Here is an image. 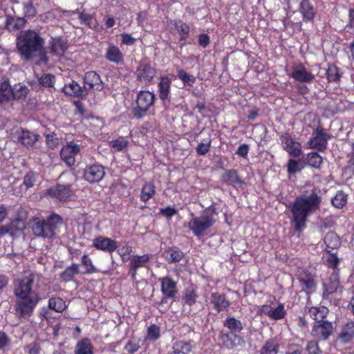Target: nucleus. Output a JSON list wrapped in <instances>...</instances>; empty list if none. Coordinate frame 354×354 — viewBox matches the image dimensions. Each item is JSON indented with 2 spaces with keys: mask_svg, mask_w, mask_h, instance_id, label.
<instances>
[{
  "mask_svg": "<svg viewBox=\"0 0 354 354\" xmlns=\"http://www.w3.org/2000/svg\"><path fill=\"white\" fill-rule=\"evenodd\" d=\"M35 183V173L32 171H28L24 177L23 184L27 189L33 187Z\"/></svg>",
  "mask_w": 354,
  "mask_h": 354,
  "instance_id": "0e129e2a",
  "label": "nucleus"
},
{
  "mask_svg": "<svg viewBox=\"0 0 354 354\" xmlns=\"http://www.w3.org/2000/svg\"><path fill=\"white\" fill-rule=\"evenodd\" d=\"M171 24L173 25L178 34L179 35L178 42L180 47H183L187 44H190V41L186 42L189 37V33L191 31L190 26L188 24L183 22L180 19L172 20Z\"/></svg>",
  "mask_w": 354,
  "mask_h": 354,
  "instance_id": "5701e85b",
  "label": "nucleus"
},
{
  "mask_svg": "<svg viewBox=\"0 0 354 354\" xmlns=\"http://www.w3.org/2000/svg\"><path fill=\"white\" fill-rule=\"evenodd\" d=\"M316 271L314 268H299L297 272V279L300 288L306 295H312L316 291L317 283Z\"/></svg>",
  "mask_w": 354,
  "mask_h": 354,
  "instance_id": "6e6552de",
  "label": "nucleus"
},
{
  "mask_svg": "<svg viewBox=\"0 0 354 354\" xmlns=\"http://www.w3.org/2000/svg\"><path fill=\"white\" fill-rule=\"evenodd\" d=\"M13 89V98L12 100H24L28 93V88L26 86L19 85L18 88L15 87Z\"/></svg>",
  "mask_w": 354,
  "mask_h": 354,
  "instance_id": "5fc2aeb1",
  "label": "nucleus"
},
{
  "mask_svg": "<svg viewBox=\"0 0 354 354\" xmlns=\"http://www.w3.org/2000/svg\"><path fill=\"white\" fill-rule=\"evenodd\" d=\"M326 75L329 82H338L340 81L342 73L340 69L335 64H328Z\"/></svg>",
  "mask_w": 354,
  "mask_h": 354,
  "instance_id": "37998d69",
  "label": "nucleus"
},
{
  "mask_svg": "<svg viewBox=\"0 0 354 354\" xmlns=\"http://www.w3.org/2000/svg\"><path fill=\"white\" fill-rule=\"evenodd\" d=\"M13 98V89L8 81L0 84V104L10 102Z\"/></svg>",
  "mask_w": 354,
  "mask_h": 354,
  "instance_id": "f704fd0d",
  "label": "nucleus"
},
{
  "mask_svg": "<svg viewBox=\"0 0 354 354\" xmlns=\"http://www.w3.org/2000/svg\"><path fill=\"white\" fill-rule=\"evenodd\" d=\"M147 339L156 341L160 337V328L156 324H151L147 330Z\"/></svg>",
  "mask_w": 354,
  "mask_h": 354,
  "instance_id": "864d4df0",
  "label": "nucleus"
},
{
  "mask_svg": "<svg viewBox=\"0 0 354 354\" xmlns=\"http://www.w3.org/2000/svg\"><path fill=\"white\" fill-rule=\"evenodd\" d=\"M46 143L50 149H55L59 145L60 139L57 136L55 132H50L45 135Z\"/></svg>",
  "mask_w": 354,
  "mask_h": 354,
  "instance_id": "8fccbe9b",
  "label": "nucleus"
},
{
  "mask_svg": "<svg viewBox=\"0 0 354 354\" xmlns=\"http://www.w3.org/2000/svg\"><path fill=\"white\" fill-rule=\"evenodd\" d=\"M171 80L168 76L160 78L158 84L159 98L165 104L166 100L169 101Z\"/></svg>",
  "mask_w": 354,
  "mask_h": 354,
  "instance_id": "c756f323",
  "label": "nucleus"
},
{
  "mask_svg": "<svg viewBox=\"0 0 354 354\" xmlns=\"http://www.w3.org/2000/svg\"><path fill=\"white\" fill-rule=\"evenodd\" d=\"M178 214V210L176 207L167 206L165 208H160L159 214L165 217L167 220H170L174 216Z\"/></svg>",
  "mask_w": 354,
  "mask_h": 354,
  "instance_id": "bf43d9fd",
  "label": "nucleus"
},
{
  "mask_svg": "<svg viewBox=\"0 0 354 354\" xmlns=\"http://www.w3.org/2000/svg\"><path fill=\"white\" fill-rule=\"evenodd\" d=\"M211 303L217 313L228 311L230 306V301L226 295L218 292L211 295Z\"/></svg>",
  "mask_w": 354,
  "mask_h": 354,
  "instance_id": "bb28decb",
  "label": "nucleus"
},
{
  "mask_svg": "<svg viewBox=\"0 0 354 354\" xmlns=\"http://www.w3.org/2000/svg\"><path fill=\"white\" fill-rule=\"evenodd\" d=\"M95 348L88 337L79 340L75 346L74 354H94Z\"/></svg>",
  "mask_w": 354,
  "mask_h": 354,
  "instance_id": "473e14b6",
  "label": "nucleus"
},
{
  "mask_svg": "<svg viewBox=\"0 0 354 354\" xmlns=\"http://www.w3.org/2000/svg\"><path fill=\"white\" fill-rule=\"evenodd\" d=\"M299 11L302 15L303 19L306 21H313L317 14V9L311 3L310 0L301 1Z\"/></svg>",
  "mask_w": 354,
  "mask_h": 354,
  "instance_id": "7c9ffc66",
  "label": "nucleus"
},
{
  "mask_svg": "<svg viewBox=\"0 0 354 354\" xmlns=\"http://www.w3.org/2000/svg\"><path fill=\"white\" fill-rule=\"evenodd\" d=\"M216 214H217L216 207L210 206L203 212L201 216L193 217L188 222L187 227L196 236L201 237L205 234L209 227L215 224L214 215Z\"/></svg>",
  "mask_w": 354,
  "mask_h": 354,
  "instance_id": "0eeeda50",
  "label": "nucleus"
},
{
  "mask_svg": "<svg viewBox=\"0 0 354 354\" xmlns=\"http://www.w3.org/2000/svg\"><path fill=\"white\" fill-rule=\"evenodd\" d=\"M26 22V19L24 17L7 15L6 16L5 28L10 32H15L24 28Z\"/></svg>",
  "mask_w": 354,
  "mask_h": 354,
  "instance_id": "c85d7f7f",
  "label": "nucleus"
},
{
  "mask_svg": "<svg viewBox=\"0 0 354 354\" xmlns=\"http://www.w3.org/2000/svg\"><path fill=\"white\" fill-rule=\"evenodd\" d=\"M221 181L223 184L232 186L234 188L241 187L245 184L244 180L239 176L236 169H227L221 176Z\"/></svg>",
  "mask_w": 354,
  "mask_h": 354,
  "instance_id": "a878e982",
  "label": "nucleus"
},
{
  "mask_svg": "<svg viewBox=\"0 0 354 354\" xmlns=\"http://www.w3.org/2000/svg\"><path fill=\"white\" fill-rule=\"evenodd\" d=\"M282 148L289 156L298 158L302 153L301 144L296 141L288 132L281 133L279 135Z\"/></svg>",
  "mask_w": 354,
  "mask_h": 354,
  "instance_id": "4468645a",
  "label": "nucleus"
},
{
  "mask_svg": "<svg viewBox=\"0 0 354 354\" xmlns=\"http://www.w3.org/2000/svg\"><path fill=\"white\" fill-rule=\"evenodd\" d=\"M315 188L306 189L297 196L290 205L294 230L303 232L307 227L308 217L319 209L322 196Z\"/></svg>",
  "mask_w": 354,
  "mask_h": 354,
  "instance_id": "f03ea898",
  "label": "nucleus"
},
{
  "mask_svg": "<svg viewBox=\"0 0 354 354\" xmlns=\"http://www.w3.org/2000/svg\"><path fill=\"white\" fill-rule=\"evenodd\" d=\"M156 194V186L153 183H145L140 190V199L142 202L147 203Z\"/></svg>",
  "mask_w": 354,
  "mask_h": 354,
  "instance_id": "c9c22d12",
  "label": "nucleus"
},
{
  "mask_svg": "<svg viewBox=\"0 0 354 354\" xmlns=\"http://www.w3.org/2000/svg\"><path fill=\"white\" fill-rule=\"evenodd\" d=\"M12 138L26 149H32L39 141L40 136L36 131L19 128L13 133Z\"/></svg>",
  "mask_w": 354,
  "mask_h": 354,
  "instance_id": "f8f14e48",
  "label": "nucleus"
},
{
  "mask_svg": "<svg viewBox=\"0 0 354 354\" xmlns=\"http://www.w3.org/2000/svg\"><path fill=\"white\" fill-rule=\"evenodd\" d=\"M105 58L110 62L114 63L117 65L124 64V55L118 46L113 44H109L106 53Z\"/></svg>",
  "mask_w": 354,
  "mask_h": 354,
  "instance_id": "cd10ccee",
  "label": "nucleus"
},
{
  "mask_svg": "<svg viewBox=\"0 0 354 354\" xmlns=\"http://www.w3.org/2000/svg\"><path fill=\"white\" fill-rule=\"evenodd\" d=\"M326 266L332 268L333 271L338 270L337 267L339 263V260L337 256L335 254H330V255L326 259Z\"/></svg>",
  "mask_w": 354,
  "mask_h": 354,
  "instance_id": "69168bd1",
  "label": "nucleus"
},
{
  "mask_svg": "<svg viewBox=\"0 0 354 354\" xmlns=\"http://www.w3.org/2000/svg\"><path fill=\"white\" fill-rule=\"evenodd\" d=\"M59 215L53 214L46 219L35 218L32 221L31 229L34 235L43 239H51L55 235L57 223H62Z\"/></svg>",
  "mask_w": 354,
  "mask_h": 354,
  "instance_id": "423d86ee",
  "label": "nucleus"
},
{
  "mask_svg": "<svg viewBox=\"0 0 354 354\" xmlns=\"http://www.w3.org/2000/svg\"><path fill=\"white\" fill-rule=\"evenodd\" d=\"M178 77L183 82L185 86H192L196 82V77L183 69L178 71Z\"/></svg>",
  "mask_w": 354,
  "mask_h": 354,
  "instance_id": "09e8293b",
  "label": "nucleus"
},
{
  "mask_svg": "<svg viewBox=\"0 0 354 354\" xmlns=\"http://www.w3.org/2000/svg\"><path fill=\"white\" fill-rule=\"evenodd\" d=\"M46 194L52 198H55L59 201H66L68 200L71 195L72 191L71 185H64L57 184L56 185L48 188Z\"/></svg>",
  "mask_w": 354,
  "mask_h": 354,
  "instance_id": "4be33fe9",
  "label": "nucleus"
},
{
  "mask_svg": "<svg viewBox=\"0 0 354 354\" xmlns=\"http://www.w3.org/2000/svg\"><path fill=\"white\" fill-rule=\"evenodd\" d=\"M288 76L299 82L310 83L315 80V75L301 63L295 65Z\"/></svg>",
  "mask_w": 354,
  "mask_h": 354,
  "instance_id": "412c9836",
  "label": "nucleus"
},
{
  "mask_svg": "<svg viewBox=\"0 0 354 354\" xmlns=\"http://www.w3.org/2000/svg\"><path fill=\"white\" fill-rule=\"evenodd\" d=\"M48 308L57 313H62L66 308L65 301L60 297H52L48 300Z\"/></svg>",
  "mask_w": 354,
  "mask_h": 354,
  "instance_id": "a18cd8bd",
  "label": "nucleus"
},
{
  "mask_svg": "<svg viewBox=\"0 0 354 354\" xmlns=\"http://www.w3.org/2000/svg\"><path fill=\"white\" fill-rule=\"evenodd\" d=\"M93 247L97 250L111 254L118 248V242L107 236H97L93 239Z\"/></svg>",
  "mask_w": 354,
  "mask_h": 354,
  "instance_id": "6ab92c4d",
  "label": "nucleus"
},
{
  "mask_svg": "<svg viewBox=\"0 0 354 354\" xmlns=\"http://www.w3.org/2000/svg\"><path fill=\"white\" fill-rule=\"evenodd\" d=\"M153 255L151 254H144L142 255H134L131 259L129 264V274L132 281L136 280L138 270L140 268L145 267V265L150 261Z\"/></svg>",
  "mask_w": 354,
  "mask_h": 354,
  "instance_id": "f3484780",
  "label": "nucleus"
},
{
  "mask_svg": "<svg viewBox=\"0 0 354 354\" xmlns=\"http://www.w3.org/2000/svg\"><path fill=\"white\" fill-rule=\"evenodd\" d=\"M140 348L139 341L136 339H130L124 347V350L130 354L138 351Z\"/></svg>",
  "mask_w": 354,
  "mask_h": 354,
  "instance_id": "052dcab7",
  "label": "nucleus"
},
{
  "mask_svg": "<svg viewBox=\"0 0 354 354\" xmlns=\"http://www.w3.org/2000/svg\"><path fill=\"white\" fill-rule=\"evenodd\" d=\"M323 299H328L330 295L336 292L340 288V280L338 270L333 271L330 275L323 283Z\"/></svg>",
  "mask_w": 354,
  "mask_h": 354,
  "instance_id": "dca6fc26",
  "label": "nucleus"
},
{
  "mask_svg": "<svg viewBox=\"0 0 354 354\" xmlns=\"http://www.w3.org/2000/svg\"><path fill=\"white\" fill-rule=\"evenodd\" d=\"M303 347L299 344H291L288 346V350L286 354H303Z\"/></svg>",
  "mask_w": 354,
  "mask_h": 354,
  "instance_id": "774afa93",
  "label": "nucleus"
},
{
  "mask_svg": "<svg viewBox=\"0 0 354 354\" xmlns=\"http://www.w3.org/2000/svg\"><path fill=\"white\" fill-rule=\"evenodd\" d=\"M279 344L276 338H270L261 347L260 354H277Z\"/></svg>",
  "mask_w": 354,
  "mask_h": 354,
  "instance_id": "ea45409f",
  "label": "nucleus"
},
{
  "mask_svg": "<svg viewBox=\"0 0 354 354\" xmlns=\"http://www.w3.org/2000/svg\"><path fill=\"white\" fill-rule=\"evenodd\" d=\"M286 310H285L284 305L279 303L276 308H272L269 318L272 320H280L285 317Z\"/></svg>",
  "mask_w": 354,
  "mask_h": 354,
  "instance_id": "de8ad7c7",
  "label": "nucleus"
},
{
  "mask_svg": "<svg viewBox=\"0 0 354 354\" xmlns=\"http://www.w3.org/2000/svg\"><path fill=\"white\" fill-rule=\"evenodd\" d=\"M313 137L310 138L308 141L309 148L317 151L324 152L328 147V142L332 136L326 133L325 129L318 126L313 131Z\"/></svg>",
  "mask_w": 354,
  "mask_h": 354,
  "instance_id": "9d476101",
  "label": "nucleus"
},
{
  "mask_svg": "<svg viewBox=\"0 0 354 354\" xmlns=\"http://www.w3.org/2000/svg\"><path fill=\"white\" fill-rule=\"evenodd\" d=\"M346 201L347 195L342 191L338 192L331 200L333 205L337 208L343 207L346 205Z\"/></svg>",
  "mask_w": 354,
  "mask_h": 354,
  "instance_id": "3c124183",
  "label": "nucleus"
},
{
  "mask_svg": "<svg viewBox=\"0 0 354 354\" xmlns=\"http://www.w3.org/2000/svg\"><path fill=\"white\" fill-rule=\"evenodd\" d=\"M211 145V140H209L207 143L200 142L196 147V153L199 156H205L210 150Z\"/></svg>",
  "mask_w": 354,
  "mask_h": 354,
  "instance_id": "e2e57ef3",
  "label": "nucleus"
},
{
  "mask_svg": "<svg viewBox=\"0 0 354 354\" xmlns=\"http://www.w3.org/2000/svg\"><path fill=\"white\" fill-rule=\"evenodd\" d=\"M160 283V291L162 297L159 302L160 306L168 303L169 299L175 300L178 296L177 282L169 276L158 279Z\"/></svg>",
  "mask_w": 354,
  "mask_h": 354,
  "instance_id": "1a4fd4ad",
  "label": "nucleus"
},
{
  "mask_svg": "<svg viewBox=\"0 0 354 354\" xmlns=\"http://www.w3.org/2000/svg\"><path fill=\"white\" fill-rule=\"evenodd\" d=\"M104 176V167L98 163L87 165L84 172V178L91 183H99Z\"/></svg>",
  "mask_w": 354,
  "mask_h": 354,
  "instance_id": "a211bd4d",
  "label": "nucleus"
},
{
  "mask_svg": "<svg viewBox=\"0 0 354 354\" xmlns=\"http://www.w3.org/2000/svg\"><path fill=\"white\" fill-rule=\"evenodd\" d=\"M166 259L170 263H178L184 257L183 252L176 247H171L166 252Z\"/></svg>",
  "mask_w": 354,
  "mask_h": 354,
  "instance_id": "79ce46f5",
  "label": "nucleus"
},
{
  "mask_svg": "<svg viewBox=\"0 0 354 354\" xmlns=\"http://www.w3.org/2000/svg\"><path fill=\"white\" fill-rule=\"evenodd\" d=\"M81 148V145L74 141L67 142L59 151L61 160L66 166L73 167L76 162L75 157L80 153Z\"/></svg>",
  "mask_w": 354,
  "mask_h": 354,
  "instance_id": "ddd939ff",
  "label": "nucleus"
},
{
  "mask_svg": "<svg viewBox=\"0 0 354 354\" xmlns=\"http://www.w3.org/2000/svg\"><path fill=\"white\" fill-rule=\"evenodd\" d=\"M324 241L326 245V248L331 250L338 248L340 245L339 238L336 233L333 232H328L326 234Z\"/></svg>",
  "mask_w": 354,
  "mask_h": 354,
  "instance_id": "49530a36",
  "label": "nucleus"
},
{
  "mask_svg": "<svg viewBox=\"0 0 354 354\" xmlns=\"http://www.w3.org/2000/svg\"><path fill=\"white\" fill-rule=\"evenodd\" d=\"M218 339L223 346L228 350L245 345L244 338L241 335L230 331H221Z\"/></svg>",
  "mask_w": 354,
  "mask_h": 354,
  "instance_id": "2eb2a0df",
  "label": "nucleus"
},
{
  "mask_svg": "<svg viewBox=\"0 0 354 354\" xmlns=\"http://www.w3.org/2000/svg\"><path fill=\"white\" fill-rule=\"evenodd\" d=\"M156 100V95L153 92L148 90L139 91L136 94L135 106L132 109L133 117L140 120L151 113V112L153 114Z\"/></svg>",
  "mask_w": 354,
  "mask_h": 354,
  "instance_id": "39448f33",
  "label": "nucleus"
},
{
  "mask_svg": "<svg viewBox=\"0 0 354 354\" xmlns=\"http://www.w3.org/2000/svg\"><path fill=\"white\" fill-rule=\"evenodd\" d=\"M62 91L67 96L83 99L88 94V88L86 86H80L77 82L72 80L66 84L62 88Z\"/></svg>",
  "mask_w": 354,
  "mask_h": 354,
  "instance_id": "aec40b11",
  "label": "nucleus"
},
{
  "mask_svg": "<svg viewBox=\"0 0 354 354\" xmlns=\"http://www.w3.org/2000/svg\"><path fill=\"white\" fill-rule=\"evenodd\" d=\"M303 167H299V160L290 158L287 163V171L289 174H295L300 171Z\"/></svg>",
  "mask_w": 354,
  "mask_h": 354,
  "instance_id": "4d7b16f0",
  "label": "nucleus"
},
{
  "mask_svg": "<svg viewBox=\"0 0 354 354\" xmlns=\"http://www.w3.org/2000/svg\"><path fill=\"white\" fill-rule=\"evenodd\" d=\"M198 297V295L196 288L192 286L188 287L183 292L182 301L184 304L192 306L196 304Z\"/></svg>",
  "mask_w": 354,
  "mask_h": 354,
  "instance_id": "a19ab883",
  "label": "nucleus"
},
{
  "mask_svg": "<svg viewBox=\"0 0 354 354\" xmlns=\"http://www.w3.org/2000/svg\"><path fill=\"white\" fill-rule=\"evenodd\" d=\"M55 82V77L53 75L46 73L39 78V83L44 87H53Z\"/></svg>",
  "mask_w": 354,
  "mask_h": 354,
  "instance_id": "6e6d98bb",
  "label": "nucleus"
},
{
  "mask_svg": "<svg viewBox=\"0 0 354 354\" xmlns=\"http://www.w3.org/2000/svg\"><path fill=\"white\" fill-rule=\"evenodd\" d=\"M193 349V346L190 342L185 340H178L175 342L167 354H189Z\"/></svg>",
  "mask_w": 354,
  "mask_h": 354,
  "instance_id": "2f4dec72",
  "label": "nucleus"
},
{
  "mask_svg": "<svg viewBox=\"0 0 354 354\" xmlns=\"http://www.w3.org/2000/svg\"><path fill=\"white\" fill-rule=\"evenodd\" d=\"M67 44L60 37L51 38L50 42V48L53 54L62 55L67 50Z\"/></svg>",
  "mask_w": 354,
  "mask_h": 354,
  "instance_id": "4c0bfd02",
  "label": "nucleus"
},
{
  "mask_svg": "<svg viewBox=\"0 0 354 354\" xmlns=\"http://www.w3.org/2000/svg\"><path fill=\"white\" fill-rule=\"evenodd\" d=\"M81 265L85 268V270L83 272L84 274H91L100 272V270L94 266L93 261L89 257L88 254H84L82 256Z\"/></svg>",
  "mask_w": 354,
  "mask_h": 354,
  "instance_id": "c03bdc74",
  "label": "nucleus"
},
{
  "mask_svg": "<svg viewBox=\"0 0 354 354\" xmlns=\"http://www.w3.org/2000/svg\"><path fill=\"white\" fill-rule=\"evenodd\" d=\"M35 278V273L28 272L22 277L13 280V291L17 299L15 308L21 319L30 317L41 300L38 291L33 290Z\"/></svg>",
  "mask_w": 354,
  "mask_h": 354,
  "instance_id": "f257e3e1",
  "label": "nucleus"
},
{
  "mask_svg": "<svg viewBox=\"0 0 354 354\" xmlns=\"http://www.w3.org/2000/svg\"><path fill=\"white\" fill-rule=\"evenodd\" d=\"M306 350L308 353V354H322L323 351L320 348L319 344L317 342L311 340L308 341L306 346Z\"/></svg>",
  "mask_w": 354,
  "mask_h": 354,
  "instance_id": "13d9d810",
  "label": "nucleus"
},
{
  "mask_svg": "<svg viewBox=\"0 0 354 354\" xmlns=\"http://www.w3.org/2000/svg\"><path fill=\"white\" fill-rule=\"evenodd\" d=\"M319 151H311L306 155V163L312 168L319 169L323 164V158L319 154Z\"/></svg>",
  "mask_w": 354,
  "mask_h": 354,
  "instance_id": "58836bf2",
  "label": "nucleus"
},
{
  "mask_svg": "<svg viewBox=\"0 0 354 354\" xmlns=\"http://www.w3.org/2000/svg\"><path fill=\"white\" fill-rule=\"evenodd\" d=\"M307 313L315 321L311 335L318 340H328L335 330L333 324L326 320L329 313L328 308L324 306H311L308 308Z\"/></svg>",
  "mask_w": 354,
  "mask_h": 354,
  "instance_id": "20e7f679",
  "label": "nucleus"
},
{
  "mask_svg": "<svg viewBox=\"0 0 354 354\" xmlns=\"http://www.w3.org/2000/svg\"><path fill=\"white\" fill-rule=\"evenodd\" d=\"M337 339L343 344H350L354 340V321H348L341 326Z\"/></svg>",
  "mask_w": 354,
  "mask_h": 354,
  "instance_id": "393cba45",
  "label": "nucleus"
},
{
  "mask_svg": "<svg viewBox=\"0 0 354 354\" xmlns=\"http://www.w3.org/2000/svg\"><path fill=\"white\" fill-rule=\"evenodd\" d=\"M223 326L227 328L228 331L237 334H239L243 329L241 322L234 317H227L223 321Z\"/></svg>",
  "mask_w": 354,
  "mask_h": 354,
  "instance_id": "e433bc0d",
  "label": "nucleus"
},
{
  "mask_svg": "<svg viewBox=\"0 0 354 354\" xmlns=\"http://www.w3.org/2000/svg\"><path fill=\"white\" fill-rule=\"evenodd\" d=\"M80 272L79 264L73 263L61 272L60 280L64 282L72 281Z\"/></svg>",
  "mask_w": 354,
  "mask_h": 354,
  "instance_id": "72a5a7b5",
  "label": "nucleus"
},
{
  "mask_svg": "<svg viewBox=\"0 0 354 354\" xmlns=\"http://www.w3.org/2000/svg\"><path fill=\"white\" fill-rule=\"evenodd\" d=\"M44 39L33 30L23 31L17 38V52L21 58L26 61L33 59L38 54H44Z\"/></svg>",
  "mask_w": 354,
  "mask_h": 354,
  "instance_id": "7ed1b4c3",
  "label": "nucleus"
},
{
  "mask_svg": "<svg viewBox=\"0 0 354 354\" xmlns=\"http://www.w3.org/2000/svg\"><path fill=\"white\" fill-rule=\"evenodd\" d=\"M109 145L116 151H121L127 148L129 146V141L124 137H120L115 140H112L110 142Z\"/></svg>",
  "mask_w": 354,
  "mask_h": 354,
  "instance_id": "603ef678",
  "label": "nucleus"
},
{
  "mask_svg": "<svg viewBox=\"0 0 354 354\" xmlns=\"http://www.w3.org/2000/svg\"><path fill=\"white\" fill-rule=\"evenodd\" d=\"M24 12L28 17H33L37 14L36 8L34 7L32 1H28L23 3Z\"/></svg>",
  "mask_w": 354,
  "mask_h": 354,
  "instance_id": "680f3d73",
  "label": "nucleus"
},
{
  "mask_svg": "<svg viewBox=\"0 0 354 354\" xmlns=\"http://www.w3.org/2000/svg\"><path fill=\"white\" fill-rule=\"evenodd\" d=\"M25 351L28 354H39L41 346L37 342H32L25 347Z\"/></svg>",
  "mask_w": 354,
  "mask_h": 354,
  "instance_id": "338daca9",
  "label": "nucleus"
},
{
  "mask_svg": "<svg viewBox=\"0 0 354 354\" xmlns=\"http://www.w3.org/2000/svg\"><path fill=\"white\" fill-rule=\"evenodd\" d=\"M156 68L147 59L141 60L135 72L136 80L148 86L156 75Z\"/></svg>",
  "mask_w": 354,
  "mask_h": 354,
  "instance_id": "9b49d317",
  "label": "nucleus"
},
{
  "mask_svg": "<svg viewBox=\"0 0 354 354\" xmlns=\"http://www.w3.org/2000/svg\"><path fill=\"white\" fill-rule=\"evenodd\" d=\"M84 83L89 90L102 91L104 88V82L98 73L95 71H91L85 73L84 76Z\"/></svg>",
  "mask_w": 354,
  "mask_h": 354,
  "instance_id": "b1692460",
  "label": "nucleus"
}]
</instances>
